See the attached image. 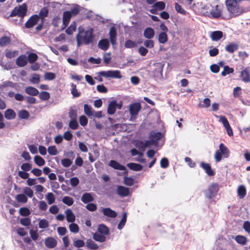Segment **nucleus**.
Segmentation results:
<instances>
[{
	"instance_id": "f257e3e1",
	"label": "nucleus",
	"mask_w": 250,
	"mask_h": 250,
	"mask_svg": "<svg viewBox=\"0 0 250 250\" xmlns=\"http://www.w3.org/2000/svg\"><path fill=\"white\" fill-rule=\"evenodd\" d=\"M79 33L76 35V41L78 46L84 44L88 45L92 43L94 40L93 30L92 28L87 30L79 28Z\"/></svg>"
},
{
	"instance_id": "f03ea898",
	"label": "nucleus",
	"mask_w": 250,
	"mask_h": 250,
	"mask_svg": "<svg viewBox=\"0 0 250 250\" xmlns=\"http://www.w3.org/2000/svg\"><path fill=\"white\" fill-rule=\"evenodd\" d=\"M226 4L229 12L233 15L237 16L242 13L237 0H227Z\"/></svg>"
},
{
	"instance_id": "7ed1b4c3",
	"label": "nucleus",
	"mask_w": 250,
	"mask_h": 250,
	"mask_svg": "<svg viewBox=\"0 0 250 250\" xmlns=\"http://www.w3.org/2000/svg\"><path fill=\"white\" fill-rule=\"evenodd\" d=\"M219 148L214 153V159L216 162H220L222 158H228L229 155V150L223 143L219 145Z\"/></svg>"
},
{
	"instance_id": "20e7f679",
	"label": "nucleus",
	"mask_w": 250,
	"mask_h": 250,
	"mask_svg": "<svg viewBox=\"0 0 250 250\" xmlns=\"http://www.w3.org/2000/svg\"><path fill=\"white\" fill-rule=\"evenodd\" d=\"M141 109L142 106L140 103L135 102L130 104L128 106V110L130 116V120L131 121L135 120Z\"/></svg>"
},
{
	"instance_id": "39448f33",
	"label": "nucleus",
	"mask_w": 250,
	"mask_h": 250,
	"mask_svg": "<svg viewBox=\"0 0 250 250\" xmlns=\"http://www.w3.org/2000/svg\"><path fill=\"white\" fill-rule=\"evenodd\" d=\"M27 7L25 3H23L18 7H16L11 12L10 16L14 17L18 16L21 18H23L26 14Z\"/></svg>"
},
{
	"instance_id": "423d86ee",
	"label": "nucleus",
	"mask_w": 250,
	"mask_h": 250,
	"mask_svg": "<svg viewBox=\"0 0 250 250\" xmlns=\"http://www.w3.org/2000/svg\"><path fill=\"white\" fill-rule=\"evenodd\" d=\"M218 190V185L217 183H212L208 186L207 190L204 191V193L206 198L210 199L216 195Z\"/></svg>"
},
{
	"instance_id": "0eeeda50",
	"label": "nucleus",
	"mask_w": 250,
	"mask_h": 250,
	"mask_svg": "<svg viewBox=\"0 0 250 250\" xmlns=\"http://www.w3.org/2000/svg\"><path fill=\"white\" fill-rule=\"evenodd\" d=\"M164 64L162 62L154 63L153 65L152 74L154 78L161 79L163 77V70Z\"/></svg>"
},
{
	"instance_id": "6e6552de",
	"label": "nucleus",
	"mask_w": 250,
	"mask_h": 250,
	"mask_svg": "<svg viewBox=\"0 0 250 250\" xmlns=\"http://www.w3.org/2000/svg\"><path fill=\"white\" fill-rule=\"evenodd\" d=\"M164 136V134L160 132L151 131L149 135V139L152 141L153 145L157 146L158 141Z\"/></svg>"
},
{
	"instance_id": "1a4fd4ad",
	"label": "nucleus",
	"mask_w": 250,
	"mask_h": 250,
	"mask_svg": "<svg viewBox=\"0 0 250 250\" xmlns=\"http://www.w3.org/2000/svg\"><path fill=\"white\" fill-rule=\"evenodd\" d=\"M39 21V16L35 14L31 16L25 23V27L29 29L33 27Z\"/></svg>"
},
{
	"instance_id": "9d476101",
	"label": "nucleus",
	"mask_w": 250,
	"mask_h": 250,
	"mask_svg": "<svg viewBox=\"0 0 250 250\" xmlns=\"http://www.w3.org/2000/svg\"><path fill=\"white\" fill-rule=\"evenodd\" d=\"M240 78L245 83L250 82V68L249 67H246L243 70L241 71Z\"/></svg>"
},
{
	"instance_id": "9b49d317",
	"label": "nucleus",
	"mask_w": 250,
	"mask_h": 250,
	"mask_svg": "<svg viewBox=\"0 0 250 250\" xmlns=\"http://www.w3.org/2000/svg\"><path fill=\"white\" fill-rule=\"evenodd\" d=\"M71 17V13L70 11H66L63 12L62 16L63 27H62V30L64 29L67 26Z\"/></svg>"
},
{
	"instance_id": "f8f14e48",
	"label": "nucleus",
	"mask_w": 250,
	"mask_h": 250,
	"mask_svg": "<svg viewBox=\"0 0 250 250\" xmlns=\"http://www.w3.org/2000/svg\"><path fill=\"white\" fill-rule=\"evenodd\" d=\"M117 194L121 197H126L129 194L128 188L122 186H118L116 190Z\"/></svg>"
},
{
	"instance_id": "ddd939ff",
	"label": "nucleus",
	"mask_w": 250,
	"mask_h": 250,
	"mask_svg": "<svg viewBox=\"0 0 250 250\" xmlns=\"http://www.w3.org/2000/svg\"><path fill=\"white\" fill-rule=\"evenodd\" d=\"M200 167L205 170V172L208 176H213L215 174L214 171L212 169L209 164L202 162L200 165Z\"/></svg>"
},
{
	"instance_id": "4468645a",
	"label": "nucleus",
	"mask_w": 250,
	"mask_h": 250,
	"mask_svg": "<svg viewBox=\"0 0 250 250\" xmlns=\"http://www.w3.org/2000/svg\"><path fill=\"white\" fill-rule=\"evenodd\" d=\"M165 3L164 1L156 2L152 6V9L150 10L152 14H155L157 10H163L165 8Z\"/></svg>"
},
{
	"instance_id": "2eb2a0df",
	"label": "nucleus",
	"mask_w": 250,
	"mask_h": 250,
	"mask_svg": "<svg viewBox=\"0 0 250 250\" xmlns=\"http://www.w3.org/2000/svg\"><path fill=\"white\" fill-rule=\"evenodd\" d=\"M109 41L107 39L100 40L98 44V47L104 51L107 50L109 48Z\"/></svg>"
},
{
	"instance_id": "dca6fc26",
	"label": "nucleus",
	"mask_w": 250,
	"mask_h": 250,
	"mask_svg": "<svg viewBox=\"0 0 250 250\" xmlns=\"http://www.w3.org/2000/svg\"><path fill=\"white\" fill-rule=\"evenodd\" d=\"M109 166L115 169L120 170H126V168L125 166L120 164L117 161L115 160H111L109 162Z\"/></svg>"
},
{
	"instance_id": "f3484780",
	"label": "nucleus",
	"mask_w": 250,
	"mask_h": 250,
	"mask_svg": "<svg viewBox=\"0 0 250 250\" xmlns=\"http://www.w3.org/2000/svg\"><path fill=\"white\" fill-rule=\"evenodd\" d=\"M117 103L116 101L113 100L108 104L107 107V113L109 115L114 114L116 110Z\"/></svg>"
},
{
	"instance_id": "a211bd4d",
	"label": "nucleus",
	"mask_w": 250,
	"mask_h": 250,
	"mask_svg": "<svg viewBox=\"0 0 250 250\" xmlns=\"http://www.w3.org/2000/svg\"><path fill=\"white\" fill-rule=\"evenodd\" d=\"M109 34L111 44L112 45L115 44L116 42L117 32L114 26H112L110 28Z\"/></svg>"
},
{
	"instance_id": "6ab92c4d",
	"label": "nucleus",
	"mask_w": 250,
	"mask_h": 250,
	"mask_svg": "<svg viewBox=\"0 0 250 250\" xmlns=\"http://www.w3.org/2000/svg\"><path fill=\"white\" fill-rule=\"evenodd\" d=\"M102 211L104 215L109 217L115 218L117 215L116 212L109 208H104Z\"/></svg>"
},
{
	"instance_id": "aec40b11",
	"label": "nucleus",
	"mask_w": 250,
	"mask_h": 250,
	"mask_svg": "<svg viewBox=\"0 0 250 250\" xmlns=\"http://www.w3.org/2000/svg\"><path fill=\"white\" fill-rule=\"evenodd\" d=\"M81 200L83 203L87 204L93 202L94 200V198L90 193L86 192L83 194Z\"/></svg>"
},
{
	"instance_id": "412c9836",
	"label": "nucleus",
	"mask_w": 250,
	"mask_h": 250,
	"mask_svg": "<svg viewBox=\"0 0 250 250\" xmlns=\"http://www.w3.org/2000/svg\"><path fill=\"white\" fill-rule=\"evenodd\" d=\"M155 35L154 30L151 27H147L144 32V37L147 39H152Z\"/></svg>"
},
{
	"instance_id": "4be33fe9",
	"label": "nucleus",
	"mask_w": 250,
	"mask_h": 250,
	"mask_svg": "<svg viewBox=\"0 0 250 250\" xmlns=\"http://www.w3.org/2000/svg\"><path fill=\"white\" fill-rule=\"evenodd\" d=\"M45 245L48 248H54L57 245V241L53 237H48L45 240Z\"/></svg>"
},
{
	"instance_id": "5701e85b",
	"label": "nucleus",
	"mask_w": 250,
	"mask_h": 250,
	"mask_svg": "<svg viewBox=\"0 0 250 250\" xmlns=\"http://www.w3.org/2000/svg\"><path fill=\"white\" fill-rule=\"evenodd\" d=\"M27 63V60L25 55H21L16 60V64L18 66L23 67Z\"/></svg>"
},
{
	"instance_id": "b1692460",
	"label": "nucleus",
	"mask_w": 250,
	"mask_h": 250,
	"mask_svg": "<svg viewBox=\"0 0 250 250\" xmlns=\"http://www.w3.org/2000/svg\"><path fill=\"white\" fill-rule=\"evenodd\" d=\"M65 213L66 214V220L68 222L73 223L75 221V216L70 209H67L65 210Z\"/></svg>"
},
{
	"instance_id": "393cba45",
	"label": "nucleus",
	"mask_w": 250,
	"mask_h": 250,
	"mask_svg": "<svg viewBox=\"0 0 250 250\" xmlns=\"http://www.w3.org/2000/svg\"><path fill=\"white\" fill-rule=\"evenodd\" d=\"M16 117V112L12 109H8L4 112V117L8 120L14 119Z\"/></svg>"
},
{
	"instance_id": "a878e982",
	"label": "nucleus",
	"mask_w": 250,
	"mask_h": 250,
	"mask_svg": "<svg viewBox=\"0 0 250 250\" xmlns=\"http://www.w3.org/2000/svg\"><path fill=\"white\" fill-rule=\"evenodd\" d=\"M223 36V33L221 31H213L211 34V39L213 41H218L220 40Z\"/></svg>"
},
{
	"instance_id": "bb28decb",
	"label": "nucleus",
	"mask_w": 250,
	"mask_h": 250,
	"mask_svg": "<svg viewBox=\"0 0 250 250\" xmlns=\"http://www.w3.org/2000/svg\"><path fill=\"white\" fill-rule=\"evenodd\" d=\"M25 92L26 94L32 96H37L39 93V91L37 88L30 86H27L25 88Z\"/></svg>"
},
{
	"instance_id": "cd10ccee",
	"label": "nucleus",
	"mask_w": 250,
	"mask_h": 250,
	"mask_svg": "<svg viewBox=\"0 0 250 250\" xmlns=\"http://www.w3.org/2000/svg\"><path fill=\"white\" fill-rule=\"evenodd\" d=\"M238 48V45L235 43H229L226 46L225 50L229 53H233Z\"/></svg>"
},
{
	"instance_id": "c85d7f7f",
	"label": "nucleus",
	"mask_w": 250,
	"mask_h": 250,
	"mask_svg": "<svg viewBox=\"0 0 250 250\" xmlns=\"http://www.w3.org/2000/svg\"><path fill=\"white\" fill-rule=\"evenodd\" d=\"M127 167L131 170L139 171H141L143 169V166L139 164L134 163H130L127 164Z\"/></svg>"
},
{
	"instance_id": "c756f323",
	"label": "nucleus",
	"mask_w": 250,
	"mask_h": 250,
	"mask_svg": "<svg viewBox=\"0 0 250 250\" xmlns=\"http://www.w3.org/2000/svg\"><path fill=\"white\" fill-rule=\"evenodd\" d=\"M234 240L238 244L241 245H245L248 242L247 237L241 235H238L236 236L234 238Z\"/></svg>"
},
{
	"instance_id": "7c9ffc66",
	"label": "nucleus",
	"mask_w": 250,
	"mask_h": 250,
	"mask_svg": "<svg viewBox=\"0 0 250 250\" xmlns=\"http://www.w3.org/2000/svg\"><path fill=\"white\" fill-rule=\"evenodd\" d=\"M238 196L240 199L244 198L247 194L246 189L244 186L241 185L238 187L237 189Z\"/></svg>"
},
{
	"instance_id": "2f4dec72",
	"label": "nucleus",
	"mask_w": 250,
	"mask_h": 250,
	"mask_svg": "<svg viewBox=\"0 0 250 250\" xmlns=\"http://www.w3.org/2000/svg\"><path fill=\"white\" fill-rule=\"evenodd\" d=\"M48 10L45 8H42L40 11L38 16H39V19H41L42 22H44L45 18L48 16Z\"/></svg>"
},
{
	"instance_id": "473e14b6",
	"label": "nucleus",
	"mask_w": 250,
	"mask_h": 250,
	"mask_svg": "<svg viewBox=\"0 0 250 250\" xmlns=\"http://www.w3.org/2000/svg\"><path fill=\"white\" fill-rule=\"evenodd\" d=\"M158 41L161 43H165L168 41V36L165 32H161L158 35Z\"/></svg>"
},
{
	"instance_id": "72a5a7b5",
	"label": "nucleus",
	"mask_w": 250,
	"mask_h": 250,
	"mask_svg": "<svg viewBox=\"0 0 250 250\" xmlns=\"http://www.w3.org/2000/svg\"><path fill=\"white\" fill-rule=\"evenodd\" d=\"M77 24L75 21H73L70 25L65 30L67 34L70 35L73 34L76 30Z\"/></svg>"
},
{
	"instance_id": "f704fd0d",
	"label": "nucleus",
	"mask_w": 250,
	"mask_h": 250,
	"mask_svg": "<svg viewBox=\"0 0 250 250\" xmlns=\"http://www.w3.org/2000/svg\"><path fill=\"white\" fill-rule=\"evenodd\" d=\"M127 220V212H124L123 214L122 219L118 225L119 229H122L125 226Z\"/></svg>"
},
{
	"instance_id": "c9c22d12",
	"label": "nucleus",
	"mask_w": 250,
	"mask_h": 250,
	"mask_svg": "<svg viewBox=\"0 0 250 250\" xmlns=\"http://www.w3.org/2000/svg\"><path fill=\"white\" fill-rule=\"evenodd\" d=\"M86 246L90 250H97L99 247L91 239H87L86 242Z\"/></svg>"
},
{
	"instance_id": "e433bc0d",
	"label": "nucleus",
	"mask_w": 250,
	"mask_h": 250,
	"mask_svg": "<svg viewBox=\"0 0 250 250\" xmlns=\"http://www.w3.org/2000/svg\"><path fill=\"white\" fill-rule=\"evenodd\" d=\"M218 6L217 5L214 9H213L210 12V14L213 18H219L222 15L221 10L218 8Z\"/></svg>"
},
{
	"instance_id": "4c0bfd02",
	"label": "nucleus",
	"mask_w": 250,
	"mask_h": 250,
	"mask_svg": "<svg viewBox=\"0 0 250 250\" xmlns=\"http://www.w3.org/2000/svg\"><path fill=\"white\" fill-rule=\"evenodd\" d=\"M84 112L88 116L90 117L94 115L92 108L87 104L84 105Z\"/></svg>"
},
{
	"instance_id": "58836bf2",
	"label": "nucleus",
	"mask_w": 250,
	"mask_h": 250,
	"mask_svg": "<svg viewBox=\"0 0 250 250\" xmlns=\"http://www.w3.org/2000/svg\"><path fill=\"white\" fill-rule=\"evenodd\" d=\"M93 238L95 241L102 243L106 241V237L105 236L97 233L93 234Z\"/></svg>"
},
{
	"instance_id": "ea45409f",
	"label": "nucleus",
	"mask_w": 250,
	"mask_h": 250,
	"mask_svg": "<svg viewBox=\"0 0 250 250\" xmlns=\"http://www.w3.org/2000/svg\"><path fill=\"white\" fill-rule=\"evenodd\" d=\"M234 69L232 67H229L228 65H225L224 66V70L221 72V75L223 77L226 76L227 74L233 73Z\"/></svg>"
},
{
	"instance_id": "a19ab883",
	"label": "nucleus",
	"mask_w": 250,
	"mask_h": 250,
	"mask_svg": "<svg viewBox=\"0 0 250 250\" xmlns=\"http://www.w3.org/2000/svg\"><path fill=\"white\" fill-rule=\"evenodd\" d=\"M34 160L35 163L39 167L42 166L45 164L44 160L40 156H35Z\"/></svg>"
},
{
	"instance_id": "79ce46f5",
	"label": "nucleus",
	"mask_w": 250,
	"mask_h": 250,
	"mask_svg": "<svg viewBox=\"0 0 250 250\" xmlns=\"http://www.w3.org/2000/svg\"><path fill=\"white\" fill-rule=\"evenodd\" d=\"M16 199L19 203H25L27 202V197L24 194H19L16 196Z\"/></svg>"
},
{
	"instance_id": "37998d69",
	"label": "nucleus",
	"mask_w": 250,
	"mask_h": 250,
	"mask_svg": "<svg viewBox=\"0 0 250 250\" xmlns=\"http://www.w3.org/2000/svg\"><path fill=\"white\" fill-rule=\"evenodd\" d=\"M11 42L10 38L8 36H3L0 38V45L5 46Z\"/></svg>"
},
{
	"instance_id": "c03bdc74",
	"label": "nucleus",
	"mask_w": 250,
	"mask_h": 250,
	"mask_svg": "<svg viewBox=\"0 0 250 250\" xmlns=\"http://www.w3.org/2000/svg\"><path fill=\"white\" fill-rule=\"evenodd\" d=\"M98 231L99 232L104 235H108L109 234L108 228L104 224H101L98 228Z\"/></svg>"
},
{
	"instance_id": "a18cd8bd",
	"label": "nucleus",
	"mask_w": 250,
	"mask_h": 250,
	"mask_svg": "<svg viewBox=\"0 0 250 250\" xmlns=\"http://www.w3.org/2000/svg\"><path fill=\"white\" fill-rule=\"evenodd\" d=\"M18 116L21 119H27L29 117V113L27 110L23 109L19 111Z\"/></svg>"
},
{
	"instance_id": "49530a36",
	"label": "nucleus",
	"mask_w": 250,
	"mask_h": 250,
	"mask_svg": "<svg viewBox=\"0 0 250 250\" xmlns=\"http://www.w3.org/2000/svg\"><path fill=\"white\" fill-rule=\"evenodd\" d=\"M46 199L49 205L52 204L55 201L54 195L52 192L47 193L46 196Z\"/></svg>"
},
{
	"instance_id": "de8ad7c7",
	"label": "nucleus",
	"mask_w": 250,
	"mask_h": 250,
	"mask_svg": "<svg viewBox=\"0 0 250 250\" xmlns=\"http://www.w3.org/2000/svg\"><path fill=\"white\" fill-rule=\"evenodd\" d=\"M39 97L42 100L46 101L50 98V94L47 91H42L39 94Z\"/></svg>"
},
{
	"instance_id": "09e8293b",
	"label": "nucleus",
	"mask_w": 250,
	"mask_h": 250,
	"mask_svg": "<svg viewBox=\"0 0 250 250\" xmlns=\"http://www.w3.org/2000/svg\"><path fill=\"white\" fill-rule=\"evenodd\" d=\"M62 201L64 204L68 206L72 205L74 203L72 198L69 196H64L62 198Z\"/></svg>"
},
{
	"instance_id": "8fccbe9b",
	"label": "nucleus",
	"mask_w": 250,
	"mask_h": 250,
	"mask_svg": "<svg viewBox=\"0 0 250 250\" xmlns=\"http://www.w3.org/2000/svg\"><path fill=\"white\" fill-rule=\"evenodd\" d=\"M134 179L131 177L125 176L124 178V183L126 186H131L134 185Z\"/></svg>"
},
{
	"instance_id": "3c124183",
	"label": "nucleus",
	"mask_w": 250,
	"mask_h": 250,
	"mask_svg": "<svg viewBox=\"0 0 250 250\" xmlns=\"http://www.w3.org/2000/svg\"><path fill=\"white\" fill-rule=\"evenodd\" d=\"M20 214L23 216H28L31 213L30 210L25 207L21 208L19 210Z\"/></svg>"
},
{
	"instance_id": "603ef678",
	"label": "nucleus",
	"mask_w": 250,
	"mask_h": 250,
	"mask_svg": "<svg viewBox=\"0 0 250 250\" xmlns=\"http://www.w3.org/2000/svg\"><path fill=\"white\" fill-rule=\"evenodd\" d=\"M38 57L36 53H31L28 55V61L30 63H32L37 60Z\"/></svg>"
},
{
	"instance_id": "864d4df0",
	"label": "nucleus",
	"mask_w": 250,
	"mask_h": 250,
	"mask_svg": "<svg viewBox=\"0 0 250 250\" xmlns=\"http://www.w3.org/2000/svg\"><path fill=\"white\" fill-rule=\"evenodd\" d=\"M122 77L119 70H110V78L121 79Z\"/></svg>"
},
{
	"instance_id": "5fc2aeb1",
	"label": "nucleus",
	"mask_w": 250,
	"mask_h": 250,
	"mask_svg": "<svg viewBox=\"0 0 250 250\" xmlns=\"http://www.w3.org/2000/svg\"><path fill=\"white\" fill-rule=\"evenodd\" d=\"M70 231L73 233H76L79 232V228L77 224L71 223L69 226Z\"/></svg>"
},
{
	"instance_id": "6e6d98bb",
	"label": "nucleus",
	"mask_w": 250,
	"mask_h": 250,
	"mask_svg": "<svg viewBox=\"0 0 250 250\" xmlns=\"http://www.w3.org/2000/svg\"><path fill=\"white\" fill-rule=\"evenodd\" d=\"M175 10L176 11L180 13V14H183L184 15H186V11L182 7V6L179 4H178V3L176 2L175 3Z\"/></svg>"
},
{
	"instance_id": "4d7b16f0",
	"label": "nucleus",
	"mask_w": 250,
	"mask_h": 250,
	"mask_svg": "<svg viewBox=\"0 0 250 250\" xmlns=\"http://www.w3.org/2000/svg\"><path fill=\"white\" fill-rule=\"evenodd\" d=\"M39 226L41 229H46L49 227L48 222L45 219H42L39 221Z\"/></svg>"
},
{
	"instance_id": "13d9d810",
	"label": "nucleus",
	"mask_w": 250,
	"mask_h": 250,
	"mask_svg": "<svg viewBox=\"0 0 250 250\" xmlns=\"http://www.w3.org/2000/svg\"><path fill=\"white\" fill-rule=\"evenodd\" d=\"M71 86L72 87L71 89V94L74 97H78L80 96V93L78 91L76 87V84L74 83L71 84Z\"/></svg>"
},
{
	"instance_id": "bf43d9fd",
	"label": "nucleus",
	"mask_w": 250,
	"mask_h": 250,
	"mask_svg": "<svg viewBox=\"0 0 250 250\" xmlns=\"http://www.w3.org/2000/svg\"><path fill=\"white\" fill-rule=\"evenodd\" d=\"M160 166L163 168H167L169 166L168 160L167 158H163L160 161Z\"/></svg>"
},
{
	"instance_id": "052dcab7",
	"label": "nucleus",
	"mask_w": 250,
	"mask_h": 250,
	"mask_svg": "<svg viewBox=\"0 0 250 250\" xmlns=\"http://www.w3.org/2000/svg\"><path fill=\"white\" fill-rule=\"evenodd\" d=\"M61 164L63 167H68L72 165V162L69 159L65 158L62 160Z\"/></svg>"
},
{
	"instance_id": "680f3d73",
	"label": "nucleus",
	"mask_w": 250,
	"mask_h": 250,
	"mask_svg": "<svg viewBox=\"0 0 250 250\" xmlns=\"http://www.w3.org/2000/svg\"><path fill=\"white\" fill-rule=\"evenodd\" d=\"M79 125L77 120H71L69 123V127L73 129H76L78 127Z\"/></svg>"
},
{
	"instance_id": "e2e57ef3",
	"label": "nucleus",
	"mask_w": 250,
	"mask_h": 250,
	"mask_svg": "<svg viewBox=\"0 0 250 250\" xmlns=\"http://www.w3.org/2000/svg\"><path fill=\"white\" fill-rule=\"evenodd\" d=\"M48 152L51 155H56L58 153V150L55 146H49L48 147Z\"/></svg>"
},
{
	"instance_id": "0e129e2a",
	"label": "nucleus",
	"mask_w": 250,
	"mask_h": 250,
	"mask_svg": "<svg viewBox=\"0 0 250 250\" xmlns=\"http://www.w3.org/2000/svg\"><path fill=\"white\" fill-rule=\"evenodd\" d=\"M144 45L146 47L152 48L154 47V42L153 40H151L150 39L146 40L144 42Z\"/></svg>"
},
{
	"instance_id": "69168bd1",
	"label": "nucleus",
	"mask_w": 250,
	"mask_h": 250,
	"mask_svg": "<svg viewBox=\"0 0 250 250\" xmlns=\"http://www.w3.org/2000/svg\"><path fill=\"white\" fill-rule=\"evenodd\" d=\"M44 79L47 80H53L56 77L55 73L52 72H46L44 75Z\"/></svg>"
},
{
	"instance_id": "338daca9",
	"label": "nucleus",
	"mask_w": 250,
	"mask_h": 250,
	"mask_svg": "<svg viewBox=\"0 0 250 250\" xmlns=\"http://www.w3.org/2000/svg\"><path fill=\"white\" fill-rule=\"evenodd\" d=\"M18 52L17 51H6L5 52V56L8 58L11 59L17 56Z\"/></svg>"
},
{
	"instance_id": "774afa93",
	"label": "nucleus",
	"mask_w": 250,
	"mask_h": 250,
	"mask_svg": "<svg viewBox=\"0 0 250 250\" xmlns=\"http://www.w3.org/2000/svg\"><path fill=\"white\" fill-rule=\"evenodd\" d=\"M21 167L22 171H28L31 169L32 165L30 163H25L21 165Z\"/></svg>"
}]
</instances>
